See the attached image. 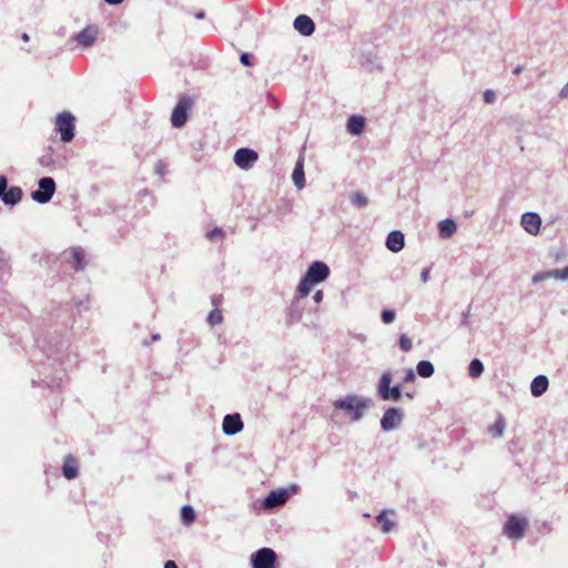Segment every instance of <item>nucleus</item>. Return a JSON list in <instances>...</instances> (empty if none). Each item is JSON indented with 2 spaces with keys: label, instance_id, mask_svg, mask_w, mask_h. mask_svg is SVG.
<instances>
[{
  "label": "nucleus",
  "instance_id": "1",
  "mask_svg": "<svg viewBox=\"0 0 568 568\" xmlns=\"http://www.w3.org/2000/svg\"><path fill=\"white\" fill-rule=\"evenodd\" d=\"M329 275L328 266L322 261L313 262L297 286V293L301 298L306 297L312 287L324 282Z\"/></svg>",
  "mask_w": 568,
  "mask_h": 568
},
{
  "label": "nucleus",
  "instance_id": "2",
  "mask_svg": "<svg viewBox=\"0 0 568 568\" xmlns=\"http://www.w3.org/2000/svg\"><path fill=\"white\" fill-rule=\"evenodd\" d=\"M372 406L371 399L364 396L347 395L333 402L335 409L345 410L351 415L353 422H359L367 409Z\"/></svg>",
  "mask_w": 568,
  "mask_h": 568
},
{
  "label": "nucleus",
  "instance_id": "3",
  "mask_svg": "<svg viewBox=\"0 0 568 568\" xmlns=\"http://www.w3.org/2000/svg\"><path fill=\"white\" fill-rule=\"evenodd\" d=\"M393 374L389 371H385L377 383V395L382 400H394L397 402L402 397V386H392Z\"/></svg>",
  "mask_w": 568,
  "mask_h": 568
},
{
  "label": "nucleus",
  "instance_id": "4",
  "mask_svg": "<svg viewBox=\"0 0 568 568\" xmlns=\"http://www.w3.org/2000/svg\"><path fill=\"white\" fill-rule=\"evenodd\" d=\"M528 525L526 517L511 515L504 526V534L510 540H520L524 538Z\"/></svg>",
  "mask_w": 568,
  "mask_h": 568
},
{
  "label": "nucleus",
  "instance_id": "5",
  "mask_svg": "<svg viewBox=\"0 0 568 568\" xmlns=\"http://www.w3.org/2000/svg\"><path fill=\"white\" fill-rule=\"evenodd\" d=\"M75 118L68 111L55 116V130L60 133L62 142H71L74 138Z\"/></svg>",
  "mask_w": 568,
  "mask_h": 568
},
{
  "label": "nucleus",
  "instance_id": "6",
  "mask_svg": "<svg viewBox=\"0 0 568 568\" xmlns=\"http://www.w3.org/2000/svg\"><path fill=\"white\" fill-rule=\"evenodd\" d=\"M55 192V182L50 176L41 178L38 181V190L31 192V199L39 204H47Z\"/></svg>",
  "mask_w": 568,
  "mask_h": 568
},
{
  "label": "nucleus",
  "instance_id": "7",
  "mask_svg": "<svg viewBox=\"0 0 568 568\" xmlns=\"http://www.w3.org/2000/svg\"><path fill=\"white\" fill-rule=\"evenodd\" d=\"M276 552L272 548L263 547L251 555L252 568H277Z\"/></svg>",
  "mask_w": 568,
  "mask_h": 568
},
{
  "label": "nucleus",
  "instance_id": "8",
  "mask_svg": "<svg viewBox=\"0 0 568 568\" xmlns=\"http://www.w3.org/2000/svg\"><path fill=\"white\" fill-rule=\"evenodd\" d=\"M23 192L19 186L8 187V179L0 175V201L9 206L17 205L22 200Z\"/></svg>",
  "mask_w": 568,
  "mask_h": 568
},
{
  "label": "nucleus",
  "instance_id": "9",
  "mask_svg": "<svg viewBox=\"0 0 568 568\" xmlns=\"http://www.w3.org/2000/svg\"><path fill=\"white\" fill-rule=\"evenodd\" d=\"M193 104L192 98L183 95L179 99L171 115V123L174 128H182L187 121V112Z\"/></svg>",
  "mask_w": 568,
  "mask_h": 568
},
{
  "label": "nucleus",
  "instance_id": "10",
  "mask_svg": "<svg viewBox=\"0 0 568 568\" xmlns=\"http://www.w3.org/2000/svg\"><path fill=\"white\" fill-rule=\"evenodd\" d=\"M404 419V412L397 407L387 408L381 419V427L384 432L396 429Z\"/></svg>",
  "mask_w": 568,
  "mask_h": 568
},
{
  "label": "nucleus",
  "instance_id": "11",
  "mask_svg": "<svg viewBox=\"0 0 568 568\" xmlns=\"http://www.w3.org/2000/svg\"><path fill=\"white\" fill-rule=\"evenodd\" d=\"M234 163L242 170H250L258 160L256 151L250 148H241L234 154Z\"/></svg>",
  "mask_w": 568,
  "mask_h": 568
},
{
  "label": "nucleus",
  "instance_id": "12",
  "mask_svg": "<svg viewBox=\"0 0 568 568\" xmlns=\"http://www.w3.org/2000/svg\"><path fill=\"white\" fill-rule=\"evenodd\" d=\"M290 498V490L280 488L272 490L263 500L262 506L264 509H273L283 506Z\"/></svg>",
  "mask_w": 568,
  "mask_h": 568
},
{
  "label": "nucleus",
  "instance_id": "13",
  "mask_svg": "<svg viewBox=\"0 0 568 568\" xmlns=\"http://www.w3.org/2000/svg\"><path fill=\"white\" fill-rule=\"evenodd\" d=\"M244 427V424L241 419V415L239 413L227 414L223 418L222 430L227 436H233L239 434Z\"/></svg>",
  "mask_w": 568,
  "mask_h": 568
},
{
  "label": "nucleus",
  "instance_id": "14",
  "mask_svg": "<svg viewBox=\"0 0 568 568\" xmlns=\"http://www.w3.org/2000/svg\"><path fill=\"white\" fill-rule=\"evenodd\" d=\"M520 224L526 232L536 235L539 232L541 219L535 212H526L521 215Z\"/></svg>",
  "mask_w": 568,
  "mask_h": 568
},
{
  "label": "nucleus",
  "instance_id": "15",
  "mask_svg": "<svg viewBox=\"0 0 568 568\" xmlns=\"http://www.w3.org/2000/svg\"><path fill=\"white\" fill-rule=\"evenodd\" d=\"M548 278H555V280H559V281H568V266H566L562 270H551V271L536 273L532 276L531 282L534 284H537V283H540Z\"/></svg>",
  "mask_w": 568,
  "mask_h": 568
},
{
  "label": "nucleus",
  "instance_id": "16",
  "mask_svg": "<svg viewBox=\"0 0 568 568\" xmlns=\"http://www.w3.org/2000/svg\"><path fill=\"white\" fill-rule=\"evenodd\" d=\"M294 28L305 37H310L315 31V23L314 21L306 14H300L295 18Z\"/></svg>",
  "mask_w": 568,
  "mask_h": 568
},
{
  "label": "nucleus",
  "instance_id": "17",
  "mask_svg": "<svg viewBox=\"0 0 568 568\" xmlns=\"http://www.w3.org/2000/svg\"><path fill=\"white\" fill-rule=\"evenodd\" d=\"M292 180L297 190H302L305 186V174H304V156L301 154L295 163V168L292 173Z\"/></svg>",
  "mask_w": 568,
  "mask_h": 568
},
{
  "label": "nucleus",
  "instance_id": "18",
  "mask_svg": "<svg viewBox=\"0 0 568 568\" xmlns=\"http://www.w3.org/2000/svg\"><path fill=\"white\" fill-rule=\"evenodd\" d=\"M548 385H549V382H548L547 376H545V375L536 376L530 384L531 395L535 397L541 396L542 394L546 393Z\"/></svg>",
  "mask_w": 568,
  "mask_h": 568
},
{
  "label": "nucleus",
  "instance_id": "19",
  "mask_svg": "<svg viewBox=\"0 0 568 568\" xmlns=\"http://www.w3.org/2000/svg\"><path fill=\"white\" fill-rule=\"evenodd\" d=\"M385 244H386V248H404V245H405L404 233L399 230H394V231L389 232Z\"/></svg>",
  "mask_w": 568,
  "mask_h": 568
},
{
  "label": "nucleus",
  "instance_id": "20",
  "mask_svg": "<svg viewBox=\"0 0 568 568\" xmlns=\"http://www.w3.org/2000/svg\"><path fill=\"white\" fill-rule=\"evenodd\" d=\"M365 129V119L359 115H351L347 120V131L351 134L358 135Z\"/></svg>",
  "mask_w": 568,
  "mask_h": 568
},
{
  "label": "nucleus",
  "instance_id": "21",
  "mask_svg": "<svg viewBox=\"0 0 568 568\" xmlns=\"http://www.w3.org/2000/svg\"><path fill=\"white\" fill-rule=\"evenodd\" d=\"M456 222L452 219L442 220L438 223V234L442 239H448L456 232Z\"/></svg>",
  "mask_w": 568,
  "mask_h": 568
},
{
  "label": "nucleus",
  "instance_id": "22",
  "mask_svg": "<svg viewBox=\"0 0 568 568\" xmlns=\"http://www.w3.org/2000/svg\"><path fill=\"white\" fill-rule=\"evenodd\" d=\"M62 473L67 479H74L78 476V465L72 456L69 455L64 458Z\"/></svg>",
  "mask_w": 568,
  "mask_h": 568
},
{
  "label": "nucleus",
  "instance_id": "23",
  "mask_svg": "<svg viewBox=\"0 0 568 568\" xmlns=\"http://www.w3.org/2000/svg\"><path fill=\"white\" fill-rule=\"evenodd\" d=\"M97 32L91 28H85L81 32H79L75 37V40L79 44L83 47H90L93 44L95 40Z\"/></svg>",
  "mask_w": 568,
  "mask_h": 568
},
{
  "label": "nucleus",
  "instance_id": "24",
  "mask_svg": "<svg viewBox=\"0 0 568 568\" xmlns=\"http://www.w3.org/2000/svg\"><path fill=\"white\" fill-rule=\"evenodd\" d=\"M68 252H69V256L67 258H68V263H69L70 267L75 270V271L82 270L84 267V264H83V260H84L83 251H68Z\"/></svg>",
  "mask_w": 568,
  "mask_h": 568
},
{
  "label": "nucleus",
  "instance_id": "25",
  "mask_svg": "<svg viewBox=\"0 0 568 568\" xmlns=\"http://www.w3.org/2000/svg\"><path fill=\"white\" fill-rule=\"evenodd\" d=\"M505 428H506V420L501 414H498L497 420L495 422V424L489 426L488 430L493 437L500 438L504 436Z\"/></svg>",
  "mask_w": 568,
  "mask_h": 568
},
{
  "label": "nucleus",
  "instance_id": "26",
  "mask_svg": "<svg viewBox=\"0 0 568 568\" xmlns=\"http://www.w3.org/2000/svg\"><path fill=\"white\" fill-rule=\"evenodd\" d=\"M416 372L420 377L428 378L434 374L435 369L429 361L424 359L417 363Z\"/></svg>",
  "mask_w": 568,
  "mask_h": 568
},
{
  "label": "nucleus",
  "instance_id": "27",
  "mask_svg": "<svg viewBox=\"0 0 568 568\" xmlns=\"http://www.w3.org/2000/svg\"><path fill=\"white\" fill-rule=\"evenodd\" d=\"M387 510H383L376 517V521L382 525V531L384 534L389 532L394 527V523L387 518Z\"/></svg>",
  "mask_w": 568,
  "mask_h": 568
},
{
  "label": "nucleus",
  "instance_id": "28",
  "mask_svg": "<svg viewBox=\"0 0 568 568\" xmlns=\"http://www.w3.org/2000/svg\"><path fill=\"white\" fill-rule=\"evenodd\" d=\"M181 520L184 525H191L195 520V511L192 506L185 505L181 508Z\"/></svg>",
  "mask_w": 568,
  "mask_h": 568
},
{
  "label": "nucleus",
  "instance_id": "29",
  "mask_svg": "<svg viewBox=\"0 0 568 568\" xmlns=\"http://www.w3.org/2000/svg\"><path fill=\"white\" fill-rule=\"evenodd\" d=\"M484 372V364L478 359L474 358L468 366V374L473 378L479 377Z\"/></svg>",
  "mask_w": 568,
  "mask_h": 568
},
{
  "label": "nucleus",
  "instance_id": "30",
  "mask_svg": "<svg viewBox=\"0 0 568 568\" xmlns=\"http://www.w3.org/2000/svg\"><path fill=\"white\" fill-rule=\"evenodd\" d=\"M287 316L290 323H297L302 320V307H298V301L293 304V307Z\"/></svg>",
  "mask_w": 568,
  "mask_h": 568
},
{
  "label": "nucleus",
  "instance_id": "31",
  "mask_svg": "<svg viewBox=\"0 0 568 568\" xmlns=\"http://www.w3.org/2000/svg\"><path fill=\"white\" fill-rule=\"evenodd\" d=\"M207 323L211 325V326H215V325H219L223 322V315H222V312L217 308H214L213 311H211L207 315Z\"/></svg>",
  "mask_w": 568,
  "mask_h": 568
},
{
  "label": "nucleus",
  "instance_id": "32",
  "mask_svg": "<svg viewBox=\"0 0 568 568\" xmlns=\"http://www.w3.org/2000/svg\"><path fill=\"white\" fill-rule=\"evenodd\" d=\"M351 202L354 206L365 207L368 204V199L361 192H356L351 196Z\"/></svg>",
  "mask_w": 568,
  "mask_h": 568
},
{
  "label": "nucleus",
  "instance_id": "33",
  "mask_svg": "<svg viewBox=\"0 0 568 568\" xmlns=\"http://www.w3.org/2000/svg\"><path fill=\"white\" fill-rule=\"evenodd\" d=\"M399 348L404 352H409L413 347L412 339L406 335L402 334L398 339Z\"/></svg>",
  "mask_w": 568,
  "mask_h": 568
},
{
  "label": "nucleus",
  "instance_id": "34",
  "mask_svg": "<svg viewBox=\"0 0 568 568\" xmlns=\"http://www.w3.org/2000/svg\"><path fill=\"white\" fill-rule=\"evenodd\" d=\"M395 317V312L392 310H384L381 314V318L384 324H390L394 322Z\"/></svg>",
  "mask_w": 568,
  "mask_h": 568
},
{
  "label": "nucleus",
  "instance_id": "35",
  "mask_svg": "<svg viewBox=\"0 0 568 568\" xmlns=\"http://www.w3.org/2000/svg\"><path fill=\"white\" fill-rule=\"evenodd\" d=\"M39 163L41 166H50L53 164V158L51 153V149L47 153L40 156Z\"/></svg>",
  "mask_w": 568,
  "mask_h": 568
},
{
  "label": "nucleus",
  "instance_id": "36",
  "mask_svg": "<svg viewBox=\"0 0 568 568\" xmlns=\"http://www.w3.org/2000/svg\"><path fill=\"white\" fill-rule=\"evenodd\" d=\"M205 236L211 241H214L215 239H222L223 231L220 227H215V229L209 231Z\"/></svg>",
  "mask_w": 568,
  "mask_h": 568
},
{
  "label": "nucleus",
  "instance_id": "37",
  "mask_svg": "<svg viewBox=\"0 0 568 568\" xmlns=\"http://www.w3.org/2000/svg\"><path fill=\"white\" fill-rule=\"evenodd\" d=\"M240 61L243 65L251 67V65H253V55L244 52L241 54Z\"/></svg>",
  "mask_w": 568,
  "mask_h": 568
},
{
  "label": "nucleus",
  "instance_id": "38",
  "mask_svg": "<svg viewBox=\"0 0 568 568\" xmlns=\"http://www.w3.org/2000/svg\"><path fill=\"white\" fill-rule=\"evenodd\" d=\"M483 98L486 103L491 104L496 101V93L493 90H486L483 93Z\"/></svg>",
  "mask_w": 568,
  "mask_h": 568
},
{
  "label": "nucleus",
  "instance_id": "39",
  "mask_svg": "<svg viewBox=\"0 0 568 568\" xmlns=\"http://www.w3.org/2000/svg\"><path fill=\"white\" fill-rule=\"evenodd\" d=\"M323 291L318 290L314 293L313 295V301L316 303V304H320L322 301H323Z\"/></svg>",
  "mask_w": 568,
  "mask_h": 568
},
{
  "label": "nucleus",
  "instance_id": "40",
  "mask_svg": "<svg viewBox=\"0 0 568 568\" xmlns=\"http://www.w3.org/2000/svg\"><path fill=\"white\" fill-rule=\"evenodd\" d=\"M429 271L430 268L429 267H425L422 273H420V281L423 283H426L428 281V275H429Z\"/></svg>",
  "mask_w": 568,
  "mask_h": 568
},
{
  "label": "nucleus",
  "instance_id": "41",
  "mask_svg": "<svg viewBox=\"0 0 568 568\" xmlns=\"http://www.w3.org/2000/svg\"><path fill=\"white\" fill-rule=\"evenodd\" d=\"M415 378H416V377H415V373H414L412 369H409V371L407 372V374H406L405 378H404V382H405V383H412V382H414V381H415Z\"/></svg>",
  "mask_w": 568,
  "mask_h": 568
},
{
  "label": "nucleus",
  "instance_id": "42",
  "mask_svg": "<svg viewBox=\"0 0 568 568\" xmlns=\"http://www.w3.org/2000/svg\"><path fill=\"white\" fill-rule=\"evenodd\" d=\"M567 95H568V82L560 90L559 98L565 99Z\"/></svg>",
  "mask_w": 568,
  "mask_h": 568
},
{
  "label": "nucleus",
  "instance_id": "43",
  "mask_svg": "<svg viewBox=\"0 0 568 568\" xmlns=\"http://www.w3.org/2000/svg\"><path fill=\"white\" fill-rule=\"evenodd\" d=\"M287 489L290 490V495H291L292 493L296 494L298 491L300 487L296 484H292Z\"/></svg>",
  "mask_w": 568,
  "mask_h": 568
},
{
  "label": "nucleus",
  "instance_id": "44",
  "mask_svg": "<svg viewBox=\"0 0 568 568\" xmlns=\"http://www.w3.org/2000/svg\"><path fill=\"white\" fill-rule=\"evenodd\" d=\"M164 568H179V567L173 560H168L164 564Z\"/></svg>",
  "mask_w": 568,
  "mask_h": 568
},
{
  "label": "nucleus",
  "instance_id": "45",
  "mask_svg": "<svg viewBox=\"0 0 568 568\" xmlns=\"http://www.w3.org/2000/svg\"><path fill=\"white\" fill-rule=\"evenodd\" d=\"M108 4L116 6L123 2V0H104Z\"/></svg>",
  "mask_w": 568,
  "mask_h": 568
},
{
  "label": "nucleus",
  "instance_id": "46",
  "mask_svg": "<svg viewBox=\"0 0 568 568\" xmlns=\"http://www.w3.org/2000/svg\"><path fill=\"white\" fill-rule=\"evenodd\" d=\"M194 17H195L196 19H204V18H205V12H204L203 10H200V11H197V12L194 14Z\"/></svg>",
  "mask_w": 568,
  "mask_h": 568
},
{
  "label": "nucleus",
  "instance_id": "47",
  "mask_svg": "<svg viewBox=\"0 0 568 568\" xmlns=\"http://www.w3.org/2000/svg\"><path fill=\"white\" fill-rule=\"evenodd\" d=\"M163 169H164V165L162 162H158L156 164V170L160 174H163Z\"/></svg>",
  "mask_w": 568,
  "mask_h": 568
},
{
  "label": "nucleus",
  "instance_id": "48",
  "mask_svg": "<svg viewBox=\"0 0 568 568\" xmlns=\"http://www.w3.org/2000/svg\"><path fill=\"white\" fill-rule=\"evenodd\" d=\"M45 383H47V385H48L49 387H58V386H59V384H58V383H55V381H53V379H52V381H47Z\"/></svg>",
  "mask_w": 568,
  "mask_h": 568
},
{
  "label": "nucleus",
  "instance_id": "49",
  "mask_svg": "<svg viewBox=\"0 0 568 568\" xmlns=\"http://www.w3.org/2000/svg\"><path fill=\"white\" fill-rule=\"evenodd\" d=\"M160 338H161V336H160V334H159V333H155V334H153V335L151 336V339H152L153 342H156V341H159Z\"/></svg>",
  "mask_w": 568,
  "mask_h": 568
},
{
  "label": "nucleus",
  "instance_id": "50",
  "mask_svg": "<svg viewBox=\"0 0 568 568\" xmlns=\"http://www.w3.org/2000/svg\"><path fill=\"white\" fill-rule=\"evenodd\" d=\"M523 71V67L520 65H517L515 69H514V73L518 74Z\"/></svg>",
  "mask_w": 568,
  "mask_h": 568
},
{
  "label": "nucleus",
  "instance_id": "51",
  "mask_svg": "<svg viewBox=\"0 0 568 568\" xmlns=\"http://www.w3.org/2000/svg\"><path fill=\"white\" fill-rule=\"evenodd\" d=\"M21 38L26 42L29 41V34L28 33H22Z\"/></svg>",
  "mask_w": 568,
  "mask_h": 568
},
{
  "label": "nucleus",
  "instance_id": "52",
  "mask_svg": "<svg viewBox=\"0 0 568 568\" xmlns=\"http://www.w3.org/2000/svg\"><path fill=\"white\" fill-rule=\"evenodd\" d=\"M213 304H215V305L217 304V298L216 297L213 298Z\"/></svg>",
  "mask_w": 568,
  "mask_h": 568
},
{
  "label": "nucleus",
  "instance_id": "53",
  "mask_svg": "<svg viewBox=\"0 0 568 568\" xmlns=\"http://www.w3.org/2000/svg\"><path fill=\"white\" fill-rule=\"evenodd\" d=\"M406 396H407V397H409V398H412V397H413V395H412V394H409V393H407V394H406Z\"/></svg>",
  "mask_w": 568,
  "mask_h": 568
}]
</instances>
